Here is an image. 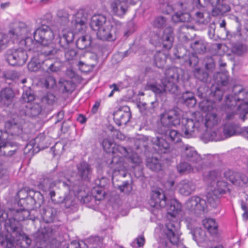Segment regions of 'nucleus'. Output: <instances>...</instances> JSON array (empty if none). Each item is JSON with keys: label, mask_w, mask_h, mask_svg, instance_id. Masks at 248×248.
<instances>
[{"label": "nucleus", "mask_w": 248, "mask_h": 248, "mask_svg": "<svg viewBox=\"0 0 248 248\" xmlns=\"http://www.w3.org/2000/svg\"><path fill=\"white\" fill-rule=\"evenodd\" d=\"M34 40L44 46H50L52 50L56 49L54 46L58 44L61 47H66L74 38L73 31L67 29L52 30L48 26L42 25L33 32Z\"/></svg>", "instance_id": "nucleus-1"}, {"label": "nucleus", "mask_w": 248, "mask_h": 248, "mask_svg": "<svg viewBox=\"0 0 248 248\" xmlns=\"http://www.w3.org/2000/svg\"><path fill=\"white\" fill-rule=\"evenodd\" d=\"M78 174L80 179L75 180L73 177L62 183L64 187L69 191L68 193H65L63 196L59 197L57 202L59 203L64 204L66 208L71 206L74 202V196L73 195L79 193L81 188V180H89L92 173L91 166L85 161H82L77 165Z\"/></svg>", "instance_id": "nucleus-2"}, {"label": "nucleus", "mask_w": 248, "mask_h": 248, "mask_svg": "<svg viewBox=\"0 0 248 248\" xmlns=\"http://www.w3.org/2000/svg\"><path fill=\"white\" fill-rule=\"evenodd\" d=\"M185 215L181 204L171 198V248H186L181 238L180 223Z\"/></svg>", "instance_id": "nucleus-3"}, {"label": "nucleus", "mask_w": 248, "mask_h": 248, "mask_svg": "<svg viewBox=\"0 0 248 248\" xmlns=\"http://www.w3.org/2000/svg\"><path fill=\"white\" fill-rule=\"evenodd\" d=\"M7 225V232L0 233V244L4 247L12 248L15 244H20L23 248H28L31 243V240L21 229L16 230V226Z\"/></svg>", "instance_id": "nucleus-4"}, {"label": "nucleus", "mask_w": 248, "mask_h": 248, "mask_svg": "<svg viewBox=\"0 0 248 248\" xmlns=\"http://www.w3.org/2000/svg\"><path fill=\"white\" fill-rule=\"evenodd\" d=\"M101 144L104 150L108 153H112V154H117L116 156H114L112 158L111 164L113 165V170L114 172L119 171L122 170L123 166L122 165L121 156L117 154H125L126 153V149L123 146L116 145L113 141L109 138L104 139Z\"/></svg>", "instance_id": "nucleus-5"}, {"label": "nucleus", "mask_w": 248, "mask_h": 248, "mask_svg": "<svg viewBox=\"0 0 248 248\" xmlns=\"http://www.w3.org/2000/svg\"><path fill=\"white\" fill-rule=\"evenodd\" d=\"M192 4L194 7L198 9L204 8L211 5L215 7L213 10V15H221L229 12L231 8L225 0H193Z\"/></svg>", "instance_id": "nucleus-6"}, {"label": "nucleus", "mask_w": 248, "mask_h": 248, "mask_svg": "<svg viewBox=\"0 0 248 248\" xmlns=\"http://www.w3.org/2000/svg\"><path fill=\"white\" fill-rule=\"evenodd\" d=\"M22 100L24 102L23 107L24 108L23 113L30 117L37 116L42 111V107L40 104L32 102L34 100V95L31 90L24 92L22 95Z\"/></svg>", "instance_id": "nucleus-7"}, {"label": "nucleus", "mask_w": 248, "mask_h": 248, "mask_svg": "<svg viewBox=\"0 0 248 248\" xmlns=\"http://www.w3.org/2000/svg\"><path fill=\"white\" fill-rule=\"evenodd\" d=\"M202 115L201 113H194L191 119L183 118L182 120V128L188 138L193 135L195 129L200 131L203 129Z\"/></svg>", "instance_id": "nucleus-8"}, {"label": "nucleus", "mask_w": 248, "mask_h": 248, "mask_svg": "<svg viewBox=\"0 0 248 248\" xmlns=\"http://www.w3.org/2000/svg\"><path fill=\"white\" fill-rule=\"evenodd\" d=\"M27 124L23 120L19 118L13 119L5 123V128L7 129L10 138L16 139L20 137L23 139L24 135L27 132L25 129Z\"/></svg>", "instance_id": "nucleus-9"}, {"label": "nucleus", "mask_w": 248, "mask_h": 248, "mask_svg": "<svg viewBox=\"0 0 248 248\" xmlns=\"http://www.w3.org/2000/svg\"><path fill=\"white\" fill-rule=\"evenodd\" d=\"M232 93L225 97V103L228 108L232 109L235 107L237 102L248 99V91L245 90L242 86L234 85L232 88Z\"/></svg>", "instance_id": "nucleus-10"}, {"label": "nucleus", "mask_w": 248, "mask_h": 248, "mask_svg": "<svg viewBox=\"0 0 248 248\" xmlns=\"http://www.w3.org/2000/svg\"><path fill=\"white\" fill-rule=\"evenodd\" d=\"M28 54L23 48L10 49L5 54V58L7 62L13 66H22L28 59Z\"/></svg>", "instance_id": "nucleus-11"}, {"label": "nucleus", "mask_w": 248, "mask_h": 248, "mask_svg": "<svg viewBox=\"0 0 248 248\" xmlns=\"http://www.w3.org/2000/svg\"><path fill=\"white\" fill-rule=\"evenodd\" d=\"M31 27L22 22H15L10 24L7 35L14 42L16 40L21 39L31 34Z\"/></svg>", "instance_id": "nucleus-12"}, {"label": "nucleus", "mask_w": 248, "mask_h": 248, "mask_svg": "<svg viewBox=\"0 0 248 248\" xmlns=\"http://www.w3.org/2000/svg\"><path fill=\"white\" fill-rule=\"evenodd\" d=\"M62 176H63V173L61 172L56 175L46 177L38 185V186L39 189H42L53 200V198L55 196L54 187L58 183L62 181Z\"/></svg>", "instance_id": "nucleus-13"}, {"label": "nucleus", "mask_w": 248, "mask_h": 248, "mask_svg": "<svg viewBox=\"0 0 248 248\" xmlns=\"http://www.w3.org/2000/svg\"><path fill=\"white\" fill-rule=\"evenodd\" d=\"M10 217L9 219L6 221V230L7 232V225L16 226V230L20 229L18 227V222L23 221L26 219H31L30 217V212L29 210L24 208L18 207H14L10 210Z\"/></svg>", "instance_id": "nucleus-14"}, {"label": "nucleus", "mask_w": 248, "mask_h": 248, "mask_svg": "<svg viewBox=\"0 0 248 248\" xmlns=\"http://www.w3.org/2000/svg\"><path fill=\"white\" fill-rule=\"evenodd\" d=\"M217 85H212L211 87V91L209 93V98H213V101H220L222 100L224 94L223 90L220 87L226 86L229 82V77L227 73H218L217 75Z\"/></svg>", "instance_id": "nucleus-15"}, {"label": "nucleus", "mask_w": 248, "mask_h": 248, "mask_svg": "<svg viewBox=\"0 0 248 248\" xmlns=\"http://www.w3.org/2000/svg\"><path fill=\"white\" fill-rule=\"evenodd\" d=\"M140 0H111L110 9L111 13L117 16L123 17L128 9V4L135 5Z\"/></svg>", "instance_id": "nucleus-16"}, {"label": "nucleus", "mask_w": 248, "mask_h": 248, "mask_svg": "<svg viewBox=\"0 0 248 248\" xmlns=\"http://www.w3.org/2000/svg\"><path fill=\"white\" fill-rule=\"evenodd\" d=\"M89 15L83 9H80L73 16L71 28L77 32L84 31L87 27Z\"/></svg>", "instance_id": "nucleus-17"}, {"label": "nucleus", "mask_w": 248, "mask_h": 248, "mask_svg": "<svg viewBox=\"0 0 248 248\" xmlns=\"http://www.w3.org/2000/svg\"><path fill=\"white\" fill-rule=\"evenodd\" d=\"M58 52V49H53L47 51H44L41 52L40 54L37 53V57L34 55L31 61L28 63V69L32 72L38 71L42 66L43 68L45 69V64H43L44 60H41V57L44 55L46 56H55Z\"/></svg>", "instance_id": "nucleus-18"}, {"label": "nucleus", "mask_w": 248, "mask_h": 248, "mask_svg": "<svg viewBox=\"0 0 248 248\" xmlns=\"http://www.w3.org/2000/svg\"><path fill=\"white\" fill-rule=\"evenodd\" d=\"M187 209L194 213L204 212L207 207L206 202L197 196H193L188 199L186 202Z\"/></svg>", "instance_id": "nucleus-19"}, {"label": "nucleus", "mask_w": 248, "mask_h": 248, "mask_svg": "<svg viewBox=\"0 0 248 248\" xmlns=\"http://www.w3.org/2000/svg\"><path fill=\"white\" fill-rule=\"evenodd\" d=\"M224 177L233 185L242 186L248 182V177L245 174L228 170L224 173Z\"/></svg>", "instance_id": "nucleus-20"}, {"label": "nucleus", "mask_w": 248, "mask_h": 248, "mask_svg": "<svg viewBox=\"0 0 248 248\" xmlns=\"http://www.w3.org/2000/svg\"><path fill=\"white\" fill-rule=\"evenodd\" d=\"M183 160L189 162L196 166H201L202 157L197 151L192 147H186L182 152Z\"/></svg>", "instance_id": "nucleus-21"}, {"label": "nucleus", "mask_w": 248, "mask_h": 248, "mask_svg": "<svg viewBox=\"0 0 248 248\" xmlns=\"http://www.w3.org/2000/svg\"><path fill=\"white\" fill-rule=\"evenodd\" d=\"M149 204L153 207L163 208L166 205V198L161 189L153 190L151 193Z\"/></svg>", "instance_id": "nucleus-22"}, {"label": "nucleus", "mask_w": 248, "mask_h": 248, "mask_svg": "<svg viewBox=\"0 0 248 248\" xmlns=\"http://www.w3.org/2000/svg\"><path fill=\"white\" fill-rule=\"evenodd\" d=\"M112 26L108 21L102 27L95 31L97 37L102 40L114 41L115 36L112 31Z\"/></svg>", "instance_id": "nucleus-23"}, {"label": "nucleus", "mask_w": 248, "mask_h": 248, "mask_svg": "<svg viewBox=\"0 0 248 248\" xmlns=\"http://www.w3.org/2000/svg\"><path fill=\"white\" fill-rule=\"evenodd\" d=\"M168 71V70H166L165 72V75L166 77V78L162 80L163 86H161L159 84H148L147 85V88L148 90L153 91L156 96H165L167 93V91H168V87L167 84H166V82H167L168 83H169L170 82V78L167 76Z\"/></svg>", "instance_id": "nucleus-24"}, {"label": "nucleus", "mask_w": 248, "mask_h": 248, "mask_svg": "<svg viewBox=\"0 0 248 248\" xmlns=\"http://www.w3.org/2000/svg\"><path fill=\"white\" fill-rule=\"evenodd\" d=\"M178 187L181 194L187 196L194 192L196 185L192 181L184 179L179 182Z\"/></svg>", "instance_id": "nucleus-25"}, {"label": "nucleus", "mask_w": 248, "mask_h": 248, "mask_svg": "<svg viewBox=\"0 0 248 248\" xmlns=\"http://www.w3.org/2000/svg\"><path fill=\"white\" fill-rule=\"evenodd\" d=\"M43 64L46 67L45 70L48 74L57 73L63 67V62L58 60L51 62L49 59H46L43 62Z\"/></svg>", "instance_id": "nucleus-26"}, {"label": "nucleus", "mask_w": 248, "mask_h": 248, "mask_svg": "<svg viewBox=\"0 0 248 248\" xmlns=\"http://www.w3.org/2000/svg\"><path fill=\"white\" fill-rule=\"evenodd\" d=\"M186 161H181L176 166L177 170L180 174H186L196 171H199L202 169L201 166H195L192 167L190 164L186 162Z\"/></svg>", "instance_id": "nucleus-27"}, {"label": "nucleus", "mask_w": 248, "mask_h": 248, "mask_svg": "<svg viewBox=\"0 0 248 248\" xmlns=\"http://www.w3.org/2000/svg\"><path fill=\"white\" fill-rule=\"evenodd\" d=\"M14 97V93L10 88H5L0 92V103L1 105L8 106Z\"/></svg>", "instance_id": "nucleus-28"}, {"label": "nucleus", "mask_w": 248, "mask_h": 248, "mask_svg": "<svg viewBox=\"0 0 248 248\" xmlns=\"http://www.w3.org/2000/svg\"><path fill=\"white\" fill-rule=\"evenodd\" d=\"M224 191L222 190H214L207 195V199L208 203L211 206L216 208L220 203V198L224 194Z\"/></svg>", "instance_id": "nucleus-29"}, {"label": "nucleus", "mask_w": 248, "mask_h": 248, "mask_svg": "<svg viewBox=\"0 0 248 248\" xmlns=\"http://www.w3.org/2000/svg\"><path fill=\"white\" fill-rule=\"evenodd\" d=\"M108 22L105 16L101 14L94 15L91 18L90 25L92 30L95 31L102 27Z\"/></svg>", "instance_id": "nucleus-30"}, {"label": "nucleus", "mask_w": 248, "mask_h": 248, "mask_svg": "<svg viewBox=\"0 0 248 248\" xmlns=\"http://www.w3.org/2000/svg\"><path fill=\"white\" fill-rule=\"evenodd\" d=\"M130 113L128 111L118 110L114 114V120L118 125L126 124L130 120Z\"/></svg>", "instance_id": "nucleus-31"}, {"label": "nucleus", "mask_w": 248, "mask_h": 248, "mask_svg": "<svg viewBox=\"0 0 248 248\" xmlns=\"http://www.w3.org/2000/svg\"><path fill=\"white\" fill-rule=\"evenodd\" d=\"M57 211L56 208L48 207L41 213L42 219L46 223L53 222L56 218Z\"/></svg>", "instance_id": "nucleus-32"}, {"label": "nucleus", "mask_w": 248, "mask_h": 248, "mask_svg": "<svg viewBox=\"0 0 248 248\" xmlns=\"http://www.w3.org/2000/svg\"><path fill=\"white\" fill-rule=\"evenodd\" d=\"M202 125L203 129L204 128H210L217 124L218 119L217 116L215 113L209 112L207 113L205 119L202 115Z\"/></svg>", "instance_id": "nucleus-33"}, {"label": "nucleus", "mask_w": 248, "mask_h": 248, "mask_svg": "<svg viewBox=\"0 0 248 248\" xmlns=\"http://www.w3.org/2000/svg\"><path fill=\"white\" fill-rule=\"evenodd\" d=\"M202 223L204 227L212 235H216L218 233V224L215 219L207 218L203 220Z\"/></svg>", "instance_id": "nucleus-34"}, {"label": "nucleus", "mask_w": 248, "mask_h": 248, "mask_svg": "<svg viewBox=\"0 0 248 248\" xmlns=\"http://www.w3.org/2000/svg\"><path fill=\"white\" fill-rule=\"evenodd\" d=\"M59 85L63 93L69 94L71 93L76 88V85L72 80H65L62 78L60 79Z\"/></svg>", "instance_id": "nucleus-35"}, {"label": "nucleus", "mask_w": 248, "mask_h": 248, "mask_svg": "<svg viewBox=\"0 0 248 248\" xmlns=\"http://www.w3.org/2000/svg\"><path fill=\"white\" fill-rule=\"evenodd\" d=\"M86 245H82L84 248H103L102 239L99 236H91L83 242Z\"/></svg>", "instance_id": "nucleus-36"}, {"label": "nucleus", "mask_w": 248, "mask_h": 248, "mask_svg": "<svg viewBox=\"0 0 248 248\" xmlns=\"http://www.w3.org/2000/svg\"><path fill=\"white\" fill-rule=\"evenodd\" d=\"M160 120L162 125L166 127V133L169 137H170V110L165 111L160 115Z\"/></svg>", "instance_id": "nucleus-37"}, {"label": "nucleus", "mask_w": 248, "mask_h": 248, "mask_svg": "<svg viewBox=\"0 0 248 248\" xmlns=\"http://www.w3.org/2000/svg\"><path fill=\"white\" fill-rule=\"evenodd\" d=\"M190 15L188 13L179 11L171 16V20L175 23L189 22L190 20Z\"/></svg>", "instance_id": "nucleus-38"}, {"label": "nucleus", "mask_w": 248, "mask_h": 248, "mask_svg": "<svg viewBox=\"0 0 248 248\" xmlns=\"http://www.w3.org/2000/svg\"><path fill=\"white\" fill-rule=\"evenodd\" d=\"M45 140V136L44 134H39L34 140H31L27 145V147H29L31 146V148H33L36 146L37 148L40 149H44L45 148L44 141Z\"/></svg>", "instance_id": "nucleus-39"}, {"label": "nucleus", "mask_w": 248, "mask_h": 248, "mask_svg": "<svg viewBox=\"0 0 248 248\" xmlns=\"http://www.w3.org/2000/svg\"><path fill=\"white\" fill-rule=\"evenodd\" d=\"M195 78L199 81L203 83H207L209 81V74L207 71L203 68H196L194 71Z\"/></svg>", "instance_id": "nucleus-40"}, {"label": "nucleus", "mask_w": 248, "mask_h": 248, "mask_svg": "<svg viewBox=\"0 0 248 248\" xmlns=\"http://www.w3.org/2000/svg\"><path fill=\"white\" fill-rule=\"evenodd\" d=\"M193 239L197 243H202L206 240V232L204 230L201 228H196L193 232Z\"/></svg>", "instance_id": "nucleus-41"}, {"label": "nucleus", "mask_w": 248, "mask_h": 248, "mask_svg": "<svg viewBox=\"0 0 248 248\" xmlns=\"http://www.w3.org/2000/svg\"><path fill=\"white\" fill-rule=\"evenodd\" d=\"M237 125L232 123H228L224 125L223 133L226 138L234 135L236 131Z\"/></svg>", "instance_id": "nucleus-42"}, {"label": "nucleus", "mask_w": 248, "mask_h": 248, "mask_svg": "<svg viewBox=\"0 0 248 248\" xmlns=\"http://www.w3.org/2000/svg\"><path fill=\"white\" fill-rule=\"evenodd\" d=\"M211 91V88L205 84L199 86L197 89V95L201 99H206L209 98V93Z\"/></svg>", "instance_id": "nucleus-43"}, {"label": "nucleus", "mask_w": 248, "mask_h": 248, "mask_svg": "<svg viewBox=\"0 0 248 248\" xmlns=\"http://www.w3.org/2000/svg\"><path fill=\"white\" fill-rule=\"evenodd\" d=\"M203 138L207 141H219L222 140L218 131H207L203 135Z\"/></svg>", "instance_id": "nucleus-44"}, {"label": "nucleus", "mask_w": 248, "mask_h": 248, "mask_svg": "<svg viewBox=\"0 0 248 248\" xmlns=\"http://www.w3.org/2000/svg\"><path fill=\"white\" fill-rule=\"evenodd\" d=\"M28 36L29 35L26 36L24 38H22L19 41V44L20 46H25V50H28L30 51L32 49H34L35 43L33 41L32 39Z\"/></svg>", "instance_id": "nucleus-45"}, {"label": "nucleus", "mask_w": 248, "mask_h": 248, "mask_svg": "<svg viewBox=\"0 0 248 248\" xmlns=\"http://www.w3.org/2000/svg\"><path fill=\"white\" fill-rule=\"evenodd\" d=\"M236 113L239 114V117L243 121H245L246 115L248 113V101L239 104L236 108Z\"/></svg>", "instance_id": "nucleus-46"}, {"label": "nucleus", "mask_w": 248, "mask_h": 248, "mask_svg": "<svg viewBox=\"0 0 248 248\" xmlns=\"http://www.w3.org/2000/svg\"><path fill=\"white\" fill-rule=\"evenodd\" d=\"M147 166L153 171H158L161 170V166L159 160L155 157L148 158L147 159Z\"/></svg>", "instance_id": "nucleus-47"}, {"label": "nucleus", "mask_w": 248, "mask_h": 248, "mask_svg": "<svg viewBox=\"0 0 248 248\" xmlns=\"http://www.w3.org/2000/svg\"><path fill=\"white\" fill-rule=\"evenodd\" d=\"M91 41L89 37L82 36L79 37L76 42V46L79 49H84L90 46Z\"/></svg>", "instance_id": "nucleus-48"}, {"label": "nucleus", "mask_w": 248, "mask_h": 248, "mask_svg": "<svg viewBox=\"0 0 248 248\" xmlns=\"http://www.w3.org/2000/svg\"><path fill=\"white\" fill-rule=\"evenodd\" d=\"M184 103L188 107H193L196 104V100L191 93L186 92L182 96Z\"/></svg>", "instance_id": "nucleus-49"}, {"label": "nucleus", "mask_w": 248, "mask_h": 248, "mask_svg": "<svg viewBox=\"0 0 248 248\" xmlns=\"http://www.w3.org/2000/svg\"><path fill=\"white\" fill-rule=\"evenodd\" d=\"M170 28L168 27L166 28L162 36V45L164 48H170Z\"/></svg>", "instance_id": "nucleus-50"}, {"label": "nucleus", "mask_w": 248, "mask_h": 248, "mask_svg": "<svg viewBox=\"0 0 248 248\" xmlns=\"http://www.w3.org/2000/svg\"><path fill=\"white\" fill-rule=\"evenodd\" d=\"M92 194L95 200L101 201L104 198L105 192L101 186H97L92 190Z\"/></svg>", "instance_id": "nucleus-51"}, {"label": "nucleus", "mask_w": 248, "mask_h": 248, "mask_svg": "<svg viewBox=\"0 0 248 248\" xmlns=\"http://www.w3.org/2000/svg\"><path fill=\"white\" fill-rule=\"evenodd\" d=\"M191 47L198 53H202L206 51V47L201 40L195 41L190 45Z\"/></svg>", "instance_id": "nucleus-52"}, {"label": "nucleus", "mask_w": 248, "mask_h": 248, "mask_svg": "<svg viewBox=\"0 0 248 248\" xmlns=\"http://www.w3.org/2000/svg\"><path fill=\"white\" fill-rule=\"evenodd\" d=\"M122 155L124 156H127L128 157L130 161L137 166L139 165L141 162V159L140 157L137 155V153L131 151L130 153L126 150V153L125 154H121Z\"/></svg>", "instance_id": "nucleus-53"}, {"label": "nucleus", "mask_w": 248, "mask_h": 248, "mask_svg": "<svg viewBox=\"0 0 248 248\" xmlns=\"http://www.w3.org/2000/svg\"><path fill=\"white\" fill-rule=\"evenodd\" d=\"M166 56L161 52H157L155 55V62L158 68H162L166 63Z\"/></svg>", "instance_id": "nucleus-54"}, {"label": "nucleus", "mask_w": 248, "mask_h": 248, "mask_svg": "<svg viewBox=\"0 0 248 248\" xmlns=\"http://www.w3.org/2000/svg\"><path fill=\"white\" fill-rule=\"evenodd\" d=\"M159 8L162 13L169 14L170 11V0H159Z\"/></svg>", "instance_id": "nucleus-55"}, {"label": "nucleus", "mask_w": 248, "mask_h": 248, "mask_svg": "<svg viewBox=\"0 0 248 248\" xmlns=\"http://www.w3.org/2000/svg\"><path fill=\"white\" fill-rule=\"evenodd\" d=\"M153 142L154 144H156L161 150L162 149L167 150L170 148V144L163 138L156 137L154 140H153Z\"/></svg>", "instance_id": "nucleus-56"}, {"label": "nucleus", "mask_w": 248, "mask_h": 248, "mask_svg": "<svg viewBox=\"0 0 248 248\" xmlns=\"http://www.w3.org/2000/svg\"><path fill=\"white\" fill-rule=\"evenodd\" d=\"M181 114L176 109H171V126H177L180 125Z\"/></svg>", "instance_id": "nucleus-57"}, {"label": "nucleus", "mask_w": 248, "mask_h": 248, "mask_svg": "<svg viewBox=\"0 0 248 248\" xmlns=\"http://www.w3.org/2000/svg\"><path fill=\"white\" fill-rule=\"evenodd\" d=\"M57 16L61 24L65 25L68 23L69 14L67 12L63 10H60L57 13Z\"/></svg>", "instance_id": "nucleus-58"}, {"label": "nucleus", "mask_w": 248, "mask_h": 248, "mask_svg": "<svg viewBox=\"0 0 248 248\" xmlns=\"http://www.w3.org/2000/svg\"><path fill=\"white\" fill-rule=\"evenodd\" d=\"M9 42L10 39L7 34L0 33V51L8 46Z\"/></svg>", "instance_id": "nucleus-59"}, {"label": "nucleus", "mask_w": 248, "mask_h": 248, "mask_svg": "<svg viewBox=\"0 0 248 248\" xmlns=\"http://www.w3.org/2000/svg\"><path fill=\"white\" fill-rule=\"evenodd\" d=\"M69 43L67 46L65 48L61 47L64 49L65 57L67 61H71L73 60L77 55V52L73 49H69Z\"/></svg>", "instance_id": "nucleus-60"}, {"label": "nucleus", "mask_w": 248, "mask_h": 248, "mask_svg": "<svg viewBox=\"0 0 248 248\" xmlns=\"http://www.w3.org/2000/svg\"><path fill=\"white\" fill-rule=\"evenodd\" d=\"M167 21V19L165 17L160 16L155 19L153 25L158 28H163L166 25Z\"/></svg>", "instance_id": "nucleus-61"}, {"label": "nucleus", "mask_w": 248, "mask_h": 248, "mask_svg": "<svg viewBox=\"0 0 248 248\" xmlns=\"http://www.w3.org/2000/svg\"><path fill=\"white\" fill-rule=\"evenodd\" d=\"M47 237L48 234L46 231L44 232L42 229L39 230L36 236V241L37 242H40L43 244Z\"/></svg>", "instance_id": "nucleus-62"}, {"label": "nucleus", "mask_w": 248, "mask_h": 248, "mask_svg": "<svg viewBox=\"0 0 248 248\" xmlns=\"http://www.w3.org/2000/svg\"><path fill=\"white\" fill-rule=\"evenodd\" d=\"M44 85L47 89H54L56 86V81L52 76H49L45 79Z\"/></svg>", "instance_id": "nucleus-63"}, {"label": "nucleus", "mask_w": 248, "mask_h": 248, "mask_svg": "<svg viewBox=\"0 0 248 248\" xmlns=\"http://www.w3.org/2000/svg\"><path fill=\"white\" fill-rule=\"evenodd\" d=\"M145 239L143 236L137 237L135 241L131 243L133 248H140L144 245Z\"/></svg>", "instance_id": "nucleus-64"}]
</instances>
